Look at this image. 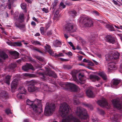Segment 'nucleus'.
Masks as SVG:
<instances>
[{
	"mask_svg": "<svg viewBox=\"0 0 122 122\" xmlns=\"http://www.w3.org/2000/svg\"><path fill=\"white\" fill-rule=\"evenodd\" d=\"M121 82V80L115 78L113 79L111 83V86L113 88H118L117 86L118 84Z\"/></svg>",
	"mask_w": 122,
	"mask_h": 122,
	"instance_id": "14",
	"label": "nucleus"
},
{
	"mask_svg": "<svg viewBox=\"0 0 122 122\" xmlns=\"http://www.w3.org/2000/svg\"><path fill=\"white\" fill-rule=\"evenodd\" d=\"M45 47L46 50L47 51L51 49V47L50 46L47 44H46Z\"/></svg>",
	"mask_w": 122,
	"mask_h": 122,
	"instance_id": "47",
	"label": "nucleus"
},
{
	"mask_svg": "<svg viewBox=\"0 0 122 122\" xmlns=\"http://www.w3.org/2000/svg\"><path fill=\"white\" fill-rule=\"evenodd\" d=\"M41 87L42 88L44 91L48 92L50 91L49 89V87L47 84L45 83H42L41 84Z\"/></svg>",
	"mask_w": 122,
	"mask_h": 122,
	"instance_id": "24",
	"label": "nucleus"
},
{
	"mask_svg": "<svg viewBox=\"0 0 122 122\" xmlns=\"http://www.w3.org/2000/svg\"><path fill=\"white\" fill-rule=\"evenodd\" d=\"M15 44L16 45V46L21 47L22 46V44L21 43V42H15Z\"/></svg>",
	"mask_w": 122,
	"mask_h": 122,
	"instance_id": "44",
	"label": "nucleus"
},
{
	"mask_svg": "<svg viewBox=\"0 0 122 122\" xmlns=\"http://www.w3.org/2000/svg\"><path fill=\"white\" fill-rule=\"evenodd\" d=\"M55 108V105L54 104L47 103L45 110V115L47 116L51 115L54 110Z\"/></svg>",
	"mask_w": 122,
	"mask_h": 122,
	"instance_id": "9",
	"label": "nucleus"
},
{
	"mask_svg": "<svg viewBox=\"0 0 122 122\" xmlns=\"http://www.w3.org/2000/svg\"><path fill=\"white\" fill-rule=\"evenodd\" d=\"M81 122L80 120L76 117L71 114L65 118H63L60 122Z\"/></svg>",
	"mask_w": 122,
	"mask_h": 122,
	"instance_id": "10",
	"label": "nucleus"
},
{
	"mask_svg": "<svg viewBox=\"0 0 122 122\" xmlns=\"http://www.w3.org/2000/svg\"><path fill=\"white\" fill-rule=\"evenodd\" d=\"M32 43L35 45H41V42L37 41H32Z\"/></svg>",
	"mask_w": 122,
	"mask_h": 122,
	"instance_id": "35",
	"label": "nucleus"
},
{
	"mask_svg": "<svg viewBox=\"0 0 122 122\" xmlns=\"http://www.w3.org/2000/svg\"><path fill=\"white\" fill-rule=\"evenodd\" d=\"M119 54L117 51L115 52L110 51L106 56V61H105V64H109L108 66V71L112 72V71L114 70L117 69L115 64L114 62L110 63V61L112 59L116 60L119 58Z\"/></svg>",
	"mask_w": 122,
	"mask_h": 122,
	"instance_id": "2",
	"label": "nucleus"
},
{
	"mask_svg": "<svg viewBox=\"0 0 122 122\" xmlns=\"http://www.w3.org/2000/svg\"><path fill=\"white\" fill-rule=\"evenodd\" d=\"M60 85L62 88L67 89L71 91L76 92L78 91L79 88L76 85L70 83H61Z\"/></svg>",
	"mask_w": 122,
	"mask_h": 122,
	"instance_id": "7",
	"label": "nucleus"
},
{
	"mask_svg": "<svg viewBox=\"0 0 122 122\" xmlns=\"http://www.w3.org/2000/svg\"><path fill=\"white\" fill-rule=\"evenodd\" d=\"M58 3L57 0H55L52 4V8L53 9L55 8Z\"/></svg>",
	"mask_w": 122,
	"mask_h": 122,
	"instance_id": "40",
	"label": "nucleus"
},
{
	"mask_svg": "<svg viewBox=\"0 0 122 122\" xmlns=\"http://www.w3.org/2000/svg\"><path fill=\"white\" fill-rule=\"evenodd\" d=\"M79 80L82 81H83V78L84 76V75L83 74H81V73H79Z\"/></svg>",
	"mask_w": 122,
	"mask_h": 122,
	"instance_id": "34",
	"label": "nucleus"
},
{
	"mask_svg": "<svg viewBox=\"0 0 122 122\" xmlns=\"http://www.w3.org/2000/svg\"><path fill=\"white\" fill-rule=\"evenodd\" d=\"M15 42H12V43H10V44H8V45H10L11 46H13L14 47L16 46V45L15 44Z\"/></svg>",
	"mask_w": 122,
	"mask_h": 122,
	"instance_id": "54",
	"label": "nucleus"
},
{
	"mask_svg": "<svg viewBox=\"0 0 122 122\" xmlns=\"http://www.w3.org/2000/svg\"><path fill=\"white\" fill-rule=\"evenodd\" d=\"M16 80L15 79H14L11 84V90L12 92H14L15 89L16 88L18 85L17 81H16Z\"/></svg>",
	"mask_w": 122,
	"mask_h": 122,
	"instance_id": "18",
	"label": "nucleus"
},
{
	"mask_svg": "<svg viewBox=\"0 0 122 122\" xmlns=\"http://www.w3.org/2000/svg\"><path fill=\"white\" fill-rule=\"evenodd\" d=\"M10 53L15 56V59H16L18 58L19 53L18 52L15 51H11L10 52Z\"/></svg>",
	"mask_w": 122,
	"mask_h": 122,
	"instance_id": "29",
	"label": "nucleus"
},
{
	"mask_svg": "<svg viewBox=\"0 0 122 122\" xmlns=\"http://www.w3.org/2000/svg\"><path fill=\"white\" fill-rule=\"evenodd\" d=\"M27 84L28 85H34L37 83L36 81L35 80H31L29 81H27Z\"/></svg>",
	"mask_w": 122,
	"mask_h": 122,
	"instance_id": "31",
	"label": "nucleus"
},
{
	"mask_svg": "<svg viewBox=\"0 0 122 122\" xmlns=\"http://www.w3.org/2000/svg\"><path fill=\"white\" fill-rule=\"evenodd\" d=\"M70 107L66 103L63 102L61 104L60 106L59 111L61 114L62 117H65L69 113Z\"/></svg>",
	"mask_w": 122,
	"mask_h": 122,
	"instance_id": "6",
	"label": "nucleus"
},
{
	"mask_svg": "<svg viewBox=\"0 0 122 122\" xmlns=\"http://www.w3.org/2000/svg\"><path fill=\"white\" fill-rule=\"evenodd\" d=\"M70 15L72 16L73 17L76 16V12L75 10L71 11L69 12Z\"/></svg>",
	"mask_w": 122,
	"mask_h": 122,
	"instance_id": "33",
	"label": "nucleus"
},
{
	"mask_svg": "<svg viewBox=\"0 0 122 122\" xmlns=\"http://www.w3.org/2000/svg\"><path fill=\"white\" fill-rule=\"evenodd\" d=\"M5 112L7 115L10 113L12 114V112L10 110L9 108L6 109L5 110Z\"/></svg>",
	"mask_w": 122,
	"mask_h": 122,
	"instance_id": "46",
	"label": "nucleus"
},
{
	"mask_svg": "<svg viewBox=\"0 0 122 122\" xmlns=\"http://www.w3.org/2000/svg\"><path fill=\"white\" fill-rule=\"evenodd\" d=\"M59 10H57L56 12L55 13L54 15V18L55 19L57 17V15L59 14Z\"/></svg>",
	"mask_w": 122,
	"mask_h": 122,
	"instance_id": "45",
	"label": "nucleus"
},
{
	"mask_svg": "<svg viewBox=\"0 0 122 122\" xmlns=\"http://www.w3.org/2000/svg\"><path fill=\"white\" fill-rule=\"evenodd\" d=\"M61 45V42L57 40L54 41L53 42V45L56 47L60 46Z\"/></svg>",
	"mask_w": 122,
	"mask_h": 122,
	"instance_id": "30",
	"label": "nucleus"
},
{
	"mask_svg": "<svg viewBox=\"0 0 122 122\" xmlns=\"http://www.w3.org/2000/svg\"><path fill=\"white\" fill-rule=\"evenodd\" d=\"M64 36L65 38H66V39H67L69 37V36H68V35L67 34L65 33L64 34Z\"/></svg>",
	"mask_w": 122,
	"mask_h": 122,
	"instance_id": "63",
	"label": "nucleus"
},
{
	"mask_svg": "<svg viewBox=\"0 0 122 122\" xmlns=\"http://www.w3.org/2000/svg\"><path fill=\"white\" fill-rule=\"evenodd\" d=\"M97 103L99 105L102 107L108 106L107 102L106 99L104 98H102L101 100H99Z\"/></svg>",
	"mask_w": 122,
	"mask_h": 122,
	"instance_id": "16",
	"label": "nucleus"
},
{
	"mask_svg": "<svg viewBox=\"0 0 122 122\" xmlns=\"http://www.w3.org/2000/svg\"><path fill=\"white\" fill-rule=\"evenodd\" d=\"M36 58H37L38 60H39L40 61H42L43 59L40 56H36Z\"/></svg>",
	"mask_w": 122,
	"mask_h": 122,
	"instance_id": "56",
	"label": "nucleus"
},
{
	"mask_svg": "<svg viewBox=\"0 0 122 122\" xmlns=\"http://www.w3.org/2000/svg\"><path fill=\"white\" fill-rule=\"evenodd\" d=\"M14 19L15 21V22H17L18 23H21L24 22L25 20V17L23 13H21L19 14L18 17L17 15L16 16H14Z\"/></svg>",
	"mask_w": 122,
	"mask_h": 122,
	"instance_id": "11",
	"label": "nucleus"
},
{
	"mask_svg": "<svg viewBox=\"0 0 122 122\" xmlns=\"http://www.w3.org/2000/svg\"><path fill=\"white\" fill-rule=\"evenodd\" d=\"M22 68L24 71H27L29 69H31L33 70H35V68L32 65L28 63H27L26 65L23 66Z\"/></svg>",
	"mask_w": 122,
	"mask_h": 122,
	"instance_id": "17",
	"label": "nucleus"
},
{
	"mask_svg": "<svg viewBox=\"0 0 122 122\" xmlns=\"http://www.w3.org/2000/svg\"><path fill=\"white\" fill-rule=\"evenodd\" d=\"M31 25L33 26H35L36 25V23L34 21H32L31 22Z\"/></svg>",
	"mask_w": 122,
	"mask_h": 122,
	"instance_id": "60",
	"label": "nucleus"
},
{
	"mask_svg": "<svg viewBox=\"0 0 122 122\" xmlns=\"http://www.w3.org/2000/svg\"><path fill=\"white\" fill-rule=\"evenodd\" d=\"M20 6L22 9L24 10L26 7V5L25 3H22L21 4Z\"/></svg>",
	"mask_w": 122,
	"mask_h": 122,
	"instance_id": "42",
	"label": "nucleus"
},
{
	"mask_svg": "<svg viewBox=\"0 0 122 122\" xmlns=\"http://www.w3.org/2000/svg\"><path fill=\"white\" fill-rule=\"evenodd\" d=\"M76 113L78 118L82 121L86 120V122H88L89 116L86 109L81 107H78Z\"/></svg>",
	"mask_w": 122,
	"mask_h": 122,
	"instance_id": "4",
	"label": "nucleus"
},
{
	"mask_svg": "<svg viewBox=\"0 0 122 122\" xmlns=\"http://www.w3.org/2000/svg\"><path fill=\"white\" fill-rule=\"evenodd\" d=\"M83 105L86 107H87L91 110H92L93 109L92 106L91 104H84Z\"/></svg>",
	"mask_w": 122,
	"mask_h": 122,
	"instance_id": "38",
	"label": "nucleus"
},
{
	"mask_svg": "<svg viewBox=\"0 0 122 122\" xmlns=\"http://www.w3.org/2000/svg\"><path fill=\"white\" fill-rule=\"evenodd\" d=\"M89 60H86V59L84 58L83 60V61L84 62H86V63H88L89 61Z\"/></svg>",
	"mask_w": 122,
	"mask_h": 122,
	"instance_id": "64",
	"label": "nucleus"
},
{
	"mask_svg": "<svg viewBox=\"0 0 122 122\" xmlns=\"http://www.w3.org/2000/svg\"><path fill=\"white\" fill-rule=\"evenodd\" d=\"M16 65H13L11 64L10 66L9 67L11 69H13L16 67Z\"/></svg>",
	"mask_w": 122,
	"mask_h": 122,
	"instance_id": "51",
	"label": "nucleus"
},
{
	"mask_svg": "<svg viewBox=\"0 0 122 122\" xmlns=\"http://www.w3.org/2000/svg\"><path fill=\"white\" fill-rule=\"evenodd\" d=\"M78 97L76 96H75L73 97L74 99V103L75 105H77L79 103V102L78 99Z\"/></svg>",
	"mask_w": 122,
	"mask_h": 122,
	"instance_id": "32",
	"label": "nucleus"
},
{
	"mask_svg": "<svg viewBox=\"0 0 122 122\" xmlns=\"http://www.w3.org/2000/svg\"><path fill=\"white\" fill-rule=\"evenodd\" d=\"M26 103L27 105L30 106L34 112L36 113V115L35 114L32 116L33 119H36L37 115L42 112L41 100L36 98L34 100L31 101L28 99Z\"/></svg>",
	"mask_w": 122,
	"mask_h": 122,
	"instance_id": "1",
	"label": "nucleus"
},
{
	"mask_svg": "<svg viewBox=\"0 0 122 122\" xmlns=\"http://www.w3.org/2000/svg\"><path fill=\"white\" fill-rule=\"evenodd\" d=\"M112 121H114V122H120V120L118 117L114 116L113 117Z\"/></svg>",
	"mask_w": 122,
	"mask_h": 122,
	"instance_id": "36",
	"label": "nucleus"
},
{
	"mask_svg": "<svg viewBox=\"0 0 122 122\" xmlns=\"http://www.w3.org/2000/svg\"><path fill=\"white\" fill-rule=\"evenodd\" d=\"M60 60L62 61H69V60L68 59H64L62 58H61Z\"/></svg>",
	"mask_w": 122,
	"mask_h": 122,
	"instance_id": "59",
	"label": "nucleus"
},
{
	"mask_svg": "<svg viewBox=\"0 0 122 122\" xmlns=\"http://www.w3.org/2000/svg\"><path fill=\"white\" fill-rule=\"evenodd\" d=\"M22 94H21L20 93V94L18 93L17 95V97L19 99H22L24 98V96L22 95Z\"/></svg>",
	"mask_w": 122,
	"mask_h": 122,
	"instance_id": "41",
	"label": "nucleus"
},
{
	"mask_svg": "<svg viewBox=\"0 0 122 122\" xmlns=\"http://www.w3.org/2000/svg\"><path fill=\"white\" fill-rule=\"evenodd\" d=\"M106 41L112 44L115 43V40L114 38L110 35H107L106 36Z\"/></svg>",
	"mask_w": 122,
	"mask_h": 122,
	"instance_id": "21",
	"label": "nucleus"
},
{
	"mask_svg": "<svg viewBox=\"0 0 122 122\" xmlns=\"http://www.w3.org/2000/svg\"><path fill=\"white\" fill-rule=\"evenodd\" d=\"M59 5L62 7V8H64L66 7V5H64V4L62 2H61Z\"/></svg>",
	"mask_w": 122,
	"mask_h": 122,
	"instance_id": "53",
	"label": "nucleus"
},
{
	"mask_svg": "<svg viewBox=\"0 0 122 122\" xmlns=\"http://www.w3.org/2000/svg\"><path fill=\"white\" fill-rule=\"evenodd\" d=\"M52 34L51 30L48 31L47 32V35L48 36H49L50 35H51Z\"/></svg>",
	"mask_w": 122,
	"mask_h": 122,
	"instance_id": "52",
	"label": "nucleus"
},
{
	"mask_svg": "<svg viewBox=\"0 0 122 122\" xmlns=\"http://www.w3.org/2000/svg\"><path fill=\"white\" fill-rule=\"evenodd\" d=\"M63 30L64 32L70 34L75 32L76 29L74 24L72 22H68L64 25Z\"/></svg>",
	"mask_w": 122,
	"mask_h": 122,
	"instance_id": "8",
	"label": "nucleus"
},
{
	"mask_svg": "<svg viewBox=\"0 0 122 122\" xmlns=\"http://www.w3.org/2000/svg\"><path fill=\"white\" fill-rule=\"evenodd\" d=\"M112 102L114 107L118 110L122 111V102L120 104L119 101L115 99L112 100Z\"/></svg>",
	"mask_w": 122,
	"mask_h": 122,
	"instance_id": "12",
	"label": "nucleus"
},
{
	"mask_svg": "<svg viewBox=\"0 0 122 122\" xmlns=\"http://www.w3.org/2000/svg\"><path fill=\"white\" fill-rule=\"evenodd\" d=\"M33 50L36 51L40 53L43 54V53L39 49L37 48L36 47H35L33 48Z\"/></svg>",
	"mask_w": 122,
	"mask_h": 122,
	"instance_id": "43",
	"label": "nucleus"
},
{
	"mask_svg": "<svg viewBox=\"0 0 122 122\" xmlns=\"http://www.w3.org/2000/svg\"><path fill=\"white\" fill-rule=\"evenodd\" d=\"M27 75L31 77H34V74L30 73H28L27 74Z\"/></svg>",
	"mask_w": 122,
	"mask_h": 122,
	"instance_id": "61",
	"label": "nucleus"
},
{
	"mask_svg": "<svg viewBox=\"0 0 122 122\" xmlns=\"http://www.w3.org/2000/svg\"><path fill=\"white\" fill-rule=\"evenodd\" d=\"M37 74L42 80L48 82L52 81V79L48 76H52L54 78H56L57 77V75L54 71L48 69L45 72L41 70L40 71L38 72Z\"/></svg>",
	"mask_w": 122,
	"mask_h": 122,
	"instance_id": "3",
	"label": "nucleus"
},
{
	"mask_svg": "<svg viewBox=\"0 0 122 122\" xmlns=\"http://www.w3.org/2000/svg\"><path fill=\"white\" fill-rule=\"evenodd\" d=\"M79 22L80 24L84 25L85 27H88L92 26L94 23L93 19L88 16H80L79 19Z\"/></svg>",
	"mask_w": 122,
	"mask_h": 122,
	"instance_id": "5",
	"label": "nucleus"
},
{
	"mask_svg": "<svg viewBox=\"0 0 122 122\" xmlns=\"http://www.w3.org/2000/svg\"><path fill=\"white\" fill-rule=\"evenodd\" d=\"M98 74L104 80H106L107 79V76L105 73L104 72L102 71L99 72Z\"/></svg>",
	"mask_w": 122,
	"mask_h": 122,
	"instance_id": "25",
	"label": "nucleus"
},
{
	"mask_svg": "<svg viewBox=\"0 0 122 122\" xmlns=\"http://www.w3.org/2000/svg\"><path fill=\"white\" fill-rule=\"evenodd\" d=\"M92 121L93 122H98V120L97 118H92Z\"/></svg>",
	"mask_w": 122,
	"mask_h": 122,
	"instance_id": "58",
	"label": "nucleus"
},
{
	"mask_svg": "<svg viewBox=\"0 0 122 122\" xmlns=\"http://www.w3.org/2000/svg\"><path fill=\"white\" fill-rule=\"evenodd\" d=\"M92 13L95 14L96 16H99L100 15L99 13L97 11L94 10L92 11Z\"/></svg>",
	"mask_w": 122,
	"mask_h": 122,
	"instance_id": "49",
	"label": "nucleus"
},
{
	"mask_svg": "<svg viewBox=\"0 0 122 122\" xmlns=\"http://www.w3.org/2000/svg\"><path fill=\"white\" fill-rule=\"evenodd\" d=\"M78 71L77 70L73 71L71 73L72 77L73 80L76 81L77 84H79V83H80L77 79L76 76Z\"/></svg>",
	"mask_w": 122,
	"mask_h": 122,
	"instance_id": "20",
	"label": "nucleus"
},
{
	"mask_svg": "<svg viewBox=\"0 0 122 122\" xmlns=\"http://www.w3.org/2000/svg\"><path fill=\"white\" fill-rule=\"evenodd\" d=\"M40 31L41 34L44 35L45 34L44 27H41L40 28Z\"/></svg>",
	"mask_w": 122,
	"mask_h": 122,
	"instance_id": "48",
	"label": "nucleus"
},
{
	"mask_svg": "<svg viewBox=\"0 0 122 122\" xmlns=\"http://www.w3.org/2000/svg\"><path fill=\"white\" fill-rule=\"evenodd\" d=\"M86 93L87 96L90 97H94V94L91 90H87Z\"/></svg>",
	"mask_w": 122,
	"mask_h": 122,
	"instance_id": "27",
	"label": "nucleus"
},
{
	"mask_svg": "<svg viewBox=\"0 0 122 122\" xmlns=\"http://www.w3.org/2000/svg\"><path fill=\"white\" fill-rule=\"evenodd\" d=\"M43 11L44 12L46 13H47L48 12V10L47 9L45 8H43L42 9Z\"/></svg>",
	"mask_w": 122,
	"mask_h": 122,
	"instance_id": "55",
	"label": "nucleus"
},
{
	"mask_svg": "<svg viewBox=\"0 0 122 122\" xmlns=\"http://www.w3.org/2000/svg\"><path fill=\"white\" fill-rule=\"evenodd\" d=\"M20 23H18L17 22L15 23V26L16 27L24 31L25 30V25L23 24H20Z\"/></svg>",
	"mask_w": 122,
	"mask_h": 122,
	"instance_id": "22",
	"label": "nucleus"
},
{
	"mask_svg": "<svg viewBox=\"0 0 122 122\" xmlns=\"http://www.w3.org/2000/svg\"><path fill=\"white\" fill-rule=\"evenodd\" d=\"M55 56L57 57L63 56H64V55L62 53H59L58 54L56 53Z\"/></svg>",
	"mask_w": 122,
	"mask_h": 122,
	"instance_id": "50",
	"label": "nucleus"
},
{
	"mask_svg": "<svg viewBox=\"0 0 122 122\" xmlns=\"http://www.w3.org/2000/svg\"><path fill=\"white\" fill-rule=\"evenodd\" d=\"M0 96L1 99L4 102L6 101V99L8 97V94L7 92L4 90L2 91L0 93Z\"/></svg>",
	"mask_w": 122,
	"mask_h": 122,
	"instance_id": "15",
	"label": "nucleus"
},
{
	"mask_svg": "<svg viewBox=\"0 0 122 122\" xmlns=\"http://www.w3.org/2000/svg\"><path fill=\"white\" fill-rule=\"evenodd\" d=\"M8 1L9 9H10L11 8V6L13 3V0H8Z\"/></svg>",
	"mask_w": 122,
	"mask_h": 122,
	"instance_id": "37",
	"label": "nucleus"
},
{
	"mask_svg": "<svg viewBox=\"0 0 122 122\" xmlns=\"http://www.w3.org/2000/svg\"><path fill=\"white\" fill-rule=\"evenodd\" d=\"M0 57L4 60H5L8 57V56L5 53L2 52L0 53Z\"/></svg>",
	"mask_w": 122,
	"mask_h": 122,
	"instance_id": "26",
	"label": "nucleus"
},
{
	"mask_svg": "<svg viewBox=\"0 0 122 122\" xmlns=\"http://www.w3.org/2000/svg\"><path fill=\"white\" fill-rule=\"evenodd\" d=\"M88 63L89 64L92 66H93L94 65V64L91 61H89L88 62Z\"/></svg>",
	"mask_w": 122,
	"mask_h": 122,
	"instance_id": "57",
	"label": "nucleus"
},
{
	"mask_svg": "<svg viewBox=\"0 0 122 122\" xmlns=\"http://www.w3.org/2000/svg\"><path fill=\"white\" fill-rule=\"evenodd\" d=\"M28 91L29 92H32L35 91H38L39 90V88L36 87L35 86L28 85Z\"/></svg>",
	"mask_w": 122,
	"mask_h": 122,
	"instance_id": "19",
	"label": "nucleus"
},
{
	"mask_svg": "<svg viewBox=\"0 0 122 122\" xmlns=\"http://www.w3.org/2000/svg\"><path fill=\"white\" fill-rule=\"evenodd\" d=\"M106 27L108 28L109 30H111V31L114 30L113 29H114V27L112 25H106Z\"/></svg>",
	"mask_w": 122,
	"mask_h": 122,
	"instance_id": "39",
	"label": "nucleus"
},
{
	"mask_svg": "<svg viewBox=\"0 0 122 122\" xmlns=\"http://www.w3.org/2000/svg\"><path fill=\"white\" fill-rule=\"evenodd\" d=\"M90 78L92 81L93 82H95L96 81H98L100 80V78L99 77L93 75H90Z\"/></svg>",
	"mask_w": 122,
	"mask_h": 122,
	"instance_id": "23",
	"label": "nucleus"
},
{
	"mask_svg": "<svg viewBox=\"0 0 122 122\" xmlns=\"http://www.w3.org/2000/svg\"><path fill=\"white\" fill-rule=\"evenodd\" d=\"M18 90L20 93L21 94H25L26 93V90L23 87H20Z\"/></svg>",
	"mask_w": 122,
	"mask_h": 122,
	"instance_id": "28",
	"label": "nucleus"
},
{
	"mask_svg": "<svg viewBox=\"0 0 122 122\" xmlns=\"http://www.w3.org/2000/svg\"><path fill=\"white\" fill-rule=\"evenodd\" d=\"M47 51L51 55L53 53L52 51L51 50V49Z\"/></svg>",
	"mask_w": 122,
	"mask_h": 122,
	"instance_id": "62",
	"label": "nucleus"
},
{
	"mask_svg": "<svg viewBox=\"0 0 122 122\" xmlns=\"http://www.w3.org/2000/svg\"><path fill=\"white\" fill-rule=\"evenodd\" d=\"M5 76L6 77L5 79H4V81H0V82L2 84H3V81H4L6 84L9 85L10 81L11 76L8 75L6 76V75L5 74H3L2 76L0 75V77H4Z\"/></svg>",
	"mask_w": 122,
	"mask_h": 122,
	"instance_id": "13",
	"label": "nucleus"
}]
</instances>
